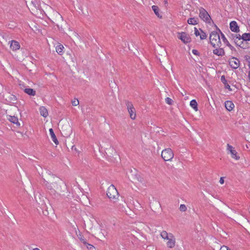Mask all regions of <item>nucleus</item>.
Returning a JSON list of instances; mask_svg holds the SVG:
<instances>
[{
    "label": "nucleus",
    "mask_w": 250,
    "mask_h": 250,
    "mask_svg": "<svg viewBox=\"0 0 250 250\" xmlns=\"http://www.w3.org/2000/svg\"><path fill=\"white\" fill-rule=\"evenodd\" d=\"M216 48L213 50V53L218 56H223L225 55L224 49L220 47H216Z\"/></svg>",
    "instance_id": "nucleus-15"
},
{
    "label": "nucleus",
    "mask_w": 250,
    "mask_h": 250,
    "mask_svg": "<svg viewBox=\"0 0 250 250\" xmlns=\"http://www.w3.org/2000/svg\"><path fill=\"white\" fill-rule=\"evenodd\" d=\"M72 104L73 106H77L79 104V102L77 99H74L72 101Z\"/></svg>",
    "instance_id": "nucleus-28"
},
{
    "label": "nucleus",
    "mask_w": 250,
    "mask_h": 250,
    "mask_svg": "<svg viewBox=\"0 0 250 250\" xmlns=\"http://www.w3.org/2000/svg\"><path fill=\"white\" fill-rule=\"evenodd\" d=\"M248 23L249 25L250 26V19L248 20Z\"/></svg>",
    "instance_id": "nucleus-36"
},
{
    "label": "nucleus",
    "mask_w": 250,
    "mask_h": 250,
    "mask_svg": "<svg viewBox=\"0 0 250 250\" xmlns=\"http://www.w3.org/2000/svg\"><path fill=\"white\" fill-rule=\"evenodd\" d=\"M74 35H75V36H77V34L76 33H75V32H74Z\"/></svg>",
    "instance_id": "nucleus-40"
},
{
    "label": "nucleus",
    "mask_w": 250,
    "mask_h": 250,
    "mask_svg": "<svg viewBox=\"0 0 250 250\" xmlns=\"http://www.w3.org/2000/svg\"><path fill=\"white\" fill-rule=\"evenodd\" d=\"M160 236L163 239L167 241L166 245L167 248L172 249L175 246L176 239L172 233L163 230L160 233Z\"/></svg>",
    "instance_id": "nucleus-1"
},
{
    "label": "nucleus",
    "mask_w": 250,
    "mask_h": 250,
    "mask_svg": "<svg viewBox=\"0 0 250 250\" xmlns=\"http://www.w3.org/2000/svg\"><path fill=\"white\" fill-rule=\"evenodd\" d=\"M221 81L224 84V87L226 89H228L229 91H231V88H230V86L228 84L227 81L225 79V77L224 76H221Z\"/></svg>",
    "instance_id": "nucleus-21"
},
{
    "label": "nucleus",
    "mask_w": 250,
    "mask_h": 250,
    "mask_svg": "<svg viewBox=\"0 0 250 250\" xmlns=\"http://www.w3.org/2000/svg\"><path fill=\"white\" fill-rule=\"evenodd\" d=\"M110 149H111L112 150V151H114L113 148H112V147L110 148Z\"/></svg>",
    "instance_id": "nucleus-37"
},
{
    "label": "nucleus",
    "mask_w": 250,
    "mask_h": 250,
    "mask_svg": "<svg viewBox=\"0 0 250 250\" xmlns=\"http://www.w3.org/2000/svg\"><path fill=\"white\" fill-rule=\"evenodd\" d=\"M8 120L11 123L16 124L17 126H20V123L17 117L15 116H8Z\"/></svg>",
    "instance_id": "nucleus-17"
},
{
    "label": "nucleus",
    "mask_w": 250,
    "mask_h": 250,
    "mask_svg": "<svg viewBox=\"0 0 250 250\" xmlns=\"http://www.w3.org/2000/svg\"><path fill=\"white\" fill-rule=\"evenodd\" d=\"M167 0H165V3L166 4V3H167Z\"/></svg>",
    "instance_id": "nucleus-39"
},
{
    "label": "nucleus",
    "mask_w": 250,
    "mask_h": 250,
    "mask_svg": "<svg viewBox=\"0 0 250 250\" xmlns=\"http://www.w3.org/2000/svg\"><path fill=\"white\" fill-rule=\"evenodd\" d=\"M225 106L227 110L231 111L234 109V104L231 101H227L225 103Z\"/></svg>",
    "instance_id": "nucleus-16"
},
{
    "label": "nucleus",
    "mask_w": 250,
    "mask_h": 250,
    "mask_svg": "<svg viewBox=\"0 0 250 250\" xmlns=\"http://www.w3.org/2000/svg\"><path fill=\"white\" fill-rule=\"evenodd\" d=\"M180 210L182 211H185L187 210V208L185 205L184 204H181L180 206Z\"/></svg>",
    "instance_id": "nucleus-27"
},
{
    "label": "nucleus",
    "mask_w": 250,
    "mask_h": 250,
    "mask_svg": "<svg viewBox=\"0 0 250 250\" xmlns=\"http://www.w3.org/2000/svg\"><path fill=\"white\" fill-rule=\"evenodd\" d=\"M161 156L165 161H171L174 157V153L171 149L166 148L162 150Z\"/></svg>",
    "instance_id": "nucleus-3"
},
{
    "label": "nucleus",
    "mask_w": 250,
    "mask_h": 250,
    "mask_svg": "<svg viewBox=\"0 0 250 250\" xmlns=\"http://www.w3.org/2000/svg\"><path fill=\"white\" fill-rule=\"evenodd\" d=\"M237 38H239V39H242L245 41H250V33H245L243 34L242 36H240V35H238V36Z\"/></svg>",
    "instance_id": "nucleus-20"
},
{
    "label": "nucleus",
    "mask_w": 250,
    "mask_h": 250,
    "mask_svg": "<svg viewBox=\"0 0 250 250\" xmlns=\"http://www.w3.org/2000/svg\"><path fill=\"white\" fill-rule=\"evenodd\" d=\"M49 133H50V135L51 136V138L52 140V141H53V142L56 145H58L59 144V141H58L57 139V137L53 131V130L52 128H50L49 129Z\"/></svg>",
    "instance_id": "nucleus-19"
},
{
    "label": "nucleus",
    "mask_w": 250,
    "mask_h": 250,
    "mask_svg": "<svg viewBox=\"0 0 250 250\" xmlns=\"http://www.w3.org/2000/svg\"><path fill=\"white\" fill-rule=\"evenodd\" d=\"M166 103L169 104V105H171L173 103V101L170 98H168V97H167L166 99Z\"/></svg>",
    "instance_id": "nucleus-30"
},
{
    "label": "nucleus",
    "mask_w": 250,
    "mask_h": 250,
    "mask_svg": "<svg viewBox=\"0 0 250 250\" xmlns=\"http://www.w3.org/2000/svg\"><path fill=\"white\" fill-rule=\"evenodd\" d=\"M32 250H34V249H33Z\"/></svg>",
    "instance_id": "nucleus-41"
},
{
    "label": "nucleus",
    "mask_w": 250,
    "mask_h": 250,
    "mask_svg": "<svg viewBox=\"0 0 250 250\" xmlns=\"http://www.w3.org/2000/svg\"><path fill=\"white\" fill-rule=\"evenodd\" d=\"M24 92L29 95L34 96L36 94V91L32 88H25Z\"/></svg>",
    "instance_id": "nucleus-24"
},
{
    "label": "nucleus",
    "mask_w": 250,
    "mask_h": 250,
    "mask_svg": "<svg viewBox=\"0 0 250 250\" xmlns=\"http://www.w3.org/2000/svg\"><path fill=\"white\" fill-rule=\"evenodd\" d=\"M177 37L184 43H188L191 42L190 36L186 32H182L178 33Z\"/></svg>",
    "instance_id": "nucleus-8"
},
{
    "label": "nucleus",
    "mask_w": 250,
    "mask_h": 250,
    "mask_svg": "<svg viewBox=\"0 0 250 250\" xmlns=\"http://www.w3.org/2000/svg\"><path fill=\"white\" fill-rule=\"evenodd\" d=\"M219 32L213 31L210 34L209 40L211 44L214 47H220L221 45Z\"/></svg>",
    "instance_id": "nucleus-2"
},
{
    "label": "nucleus",
    "mask_w": 250,
    "mask_h": 250,
    "mask_svg": "<svg viewBox=\"0 0 250 250\" xmlns=\"http://www.w3.org/2000/svg\"><path fill=\"white\" fill-rule=\"evenodd\" d=\"M106 194L110 199L115 200L119 197L117 190L113 185H110L108 187Z\"/></svg>",
    "instance_id": "nucleus-6"
},
{
    "label": "nucleus",
    "mask_w": 250,
    "mask_h": 250,
    "mask_svg": "<svg viewBox=\"0 0 250 250\" xmlns=\"http://www.w3.org/2000/svg\"><path fill=\"white\" fill-rule=\"evenodd\" d=\"M152 10L154 13L157 17L160 19L163 18V14L160 9L157 5H152L151 7Z\"/></svg>",
    "instance_id": "nucleus-12"
},
{
    "label": "nucleus",
    "mask_w": 250,
    "mask_h": 250,
    "mask_svg": "<svg viewBox=\"0 0 250 250\" xmlns=\"http://www.w3.org/2000/svg\"><path fill=\"white\" fill-rule=\"evenodd\" d=\"M2 90H3V86L1 84H0V94L2 91Z\"/></svg>",
    "instance_id": "nucleus-35"
},
{
    "label": "nucleus",
    "mask_w": 250,
    "mask_h": 250,
    "mask_svg": "<svg viewBox=\"0 0 250 250\" xmlns=\"http://www.w3.org/2000/svg\"><path fill=\"white\" fill-rule=\"evenodd\" d=\"M229 28L231 31L234 32H238L239 31V27L235 21H232L229 23Z\"/></svg>",
    "instance_id": "nucleus-13"
},
{
    "label": "nucleus",
    "mask_w": 250,
    "mask_h": 250,
    "mask_svg": "<svg viewBox=\"0 0 250 250\" xmlns=\"http://www.w3.org/2000/svg\"><path fill=\"white\" fill-rule=\"evenodd\" d=\"M219 182L221 184H223L224 183V180L223 177H221L219 180Z\"/></svg>",
    "instance_id": "nucleus-34"
},
{
    "label": "nucleus",
    "mask_w": 250,
    "mask_h": 250,
    "mask_svg": "<svg viewBox=\"0 0 250 250\" xmlns=\"http://www.w3.org/2000/svg\"><path fill=\"white\" fill-rule=\"evenodd\" d=\"M34 250H40V249L38 248H35Z\"/></svg>",
    "instance_id": "nucleus-38"
},
{
    "label": "nucleus",
    "mask_w": 250,
    "mask_h": 250,
    "mask_svg": "<svg viewBox=\"0 0 250 250\" xmlns=\"http://www.w3.org/2000/svg\"><path fill=\"white\" fill-rule=\"evenodd\" d=\"M221 37H222V39L223 41L224 42V43L227 46H228V43H229L228 42V41L227 40V39H226V38L225 37V35L221 33Z\"/></svg>",
    "instance_id": "nucleus-26"
},
{
    "label": "nucleus",
    "mask_w": 250,
    "mask_h": 250,
    "mask_svg": "<svg viewBox=\"0 0 250 250\" xmlns=\"http://www.w3.org/2000/svg\"><path fill=\"white\" fill-rule=\"evenodd\" d=\"M194 34L196 37H200L201 40H204L207 38V35L202 30H198L196 27H194Z\"/></svg>",
    "instance_id": "nucleus-11"
},
{
    "label": "nucleus",
    "mask_w": 250,
    "mask_h": 250,
    "mask_svg": "<svg viewBox=\"0 0 250 250\" xmlns=\"http://www.w3.org/2000/svg\"><path fill=\"white\" fill-rule=\"evenodd\" d=\"M86 248L89 250H95V247L91 244H86Z\"/></svg>",
    "instance_id": "nucleus-29"
},
{
    "label": "nucleus",
    "mask_w": 250,
    "mask_h": 250,
    "mask_svg": "<svg viewBox=\"0 0 250 250\" xmlns=\"http://www.w3.org/2000/svg\"><path fill=\"white\" fill-rule=\"evenodd\" d=\"M198 19L197 18H191L188 19V23L191 25H196L198 23Z\"/></svg>",
    "instance_id": "nucleus-22"
},
{
    "label": "nucleus",
    "mask_w": 250,
    "mask_h": 250,
    "mask_svg": "<svg viewBox=\"0 0 250 250\" xmlns=\"http://www.w3.org/2000/svg\"><path fill=\"white\" fill-rule=\"evenodd\" d=\"M192 52L193 54L196 55H198L199 54L198 51L195 49H193L192 50Z\"/></svg>",
    "instance_id": "nucleus-33"
},
{
    "label": "nucleus",
    "mask_w": 250,
    "mask_h": 250,
    "mask_svg": "<svg viewBox=\"0 0 250 250\" xmlns=\"http://www.w3.org/2000/svg\"><path fill=\"white\" fill-rule=\"evenodd\" d=\"M228 46L229 48V49L232 51L233 50H235L234 47L232 46L230 43H228Z\"/></svg>",
    "instance_id": "nucleus-32"
},
{
    "label": "nucleus",
    "mask_w": 250,
    "mask_h": 250,
    "mask_svg": "<svg viewBox=\"0 0 250 250\" xmlns=\"http://www.w3.org/2000/svg\"><path fill=\"white\" fill-rule=\"evenodd\" d=\"M229 64L232 68L237 69L240 66V61L236 58L232 57L229 59Z\"/></svg>",
    "instance_id": "nucleus-10"
},
{
    "label": "nucleus",
    "mask_w": 250,
    "mask_h": 250,
    "mask_svg": "<svg viewBox=\"0 0 250 250\" xmlns=\"http://www.w3.org/2000/svg\"><path fill=\"white\" fill-rule=\"evenodd\" d=\"M220 250H230V249L226 246H223L220 248Z\"/></svg>",
    "instance_id": "nucleus-31"
},
{
    "label": "nucleus",
    "mask_w": 250,
    "mask_h": 250,
    "mask_svg": "<svg viewBox=\"0 0 250 250\" xmlns=\"http://www.w3.org/2000/svg\"><path fill=\"white\" fill-rule=\"evenodd\" d=\"M227 151L232 159L235 160H238L240 159V156L235 148L229 144L227 145Z\"/></svg>",
    "instance_id": "nucleus-7"
},
{
    "label": "nucleus",
    "mask_w": 250,
    "mask_h": 250,
    "mask_svg": "<svg viewBox=\"0 0 250 250\" xmlns=\"http://www.w3.org/2000/svg\"><path fill=\"white\" fill-rule=\"evenodd\" d=\"M40 113L41 116L46 118L48 115V110L46 108L43 106H42L39 108Z\"/></svg>",
    "instance_id": "nucleus-18"
},
{
    "label": "nucleus",
    "mask_w": 250,
    "mask_h": 250,
    "mask_svg": "<svg viewBox=\"0 0 250 250\" xmlns=\"http://www.w3.org/2000/svg\"><path fill=\"white\" fill-rule=\"evenodd\" d=\"M190 105L195 111H198V104L195 100H192L190 102Z\"/></svg>",
    "instance_id": "nucleus-23"
},
{
    "label": "nucleus",
    "mask_w": 250,
    "mask_h": 250,
    "mask_svg": "<svg viewBox=\"0 0 250 250\" xmlns=\"http://www.w3.org/2000/svg\"><path fill=\"white\" fill-rule=\"evenodd\" d=\"M199 17L206 23H211V19L208 12L203 8L200 7L199 9Z\"/></svg>",
    "instance_id": "nucleus-5"
},
{
    "label": "nucleus",
    "mask_w": 250,
    "mask_h": 250,
    "mask_svg": "<svg viewBox=\"0 0 250 250\" xmlns=\"http://www.w3.org/2000/svg\"><path fill=\"white\" fill-rule=\"evenodd\" d=\"M10 48L13 51H16L20 48V44L17 41H11L9 42Z\"/></svg>",
    "instance_id": "nucleus-14"
},
{
    "label": "nucleus",
    "mask_w": 250,
    "mask_h": 250,
    "mask_svg": "<svg viewBox=\"0 0 250 250\" xmlns=\"http://www.w3.org/2000/svg\"><path fill=\"white\" fill-rule=\"evenodd\" d=\"M93 232L95 235L100 237L105 238L107 236L105 227L103 225H99L97 227L94 228Z\"/></svg>",
    "instance_id": "nucleus-4"
},
{
    "label": "nucleus",
    "mask_w": 250,
    "mask_h": 250,
    "mask_svg": "<svg viewBox=\"0 0 250 250\" xmlns=\"http://www.w3.org/2000/svg\"><path fill=\"white\" fill-rule=\"evenodd\" d=\"M126 105L130 118L132 120H135L136 117V110L133 104L131 103L127 102Z\"/></svg>",
    "instance_id": "nucleus-9"
},
{
    "label": "nucleus",
    "mask_w": 250,
    "mask_h": 250,
    "mask_svg": "<svg viewBox=\"0 0 250 250\" xmlns=\"http://www.w3.org/2000/svg\"><path fill=\"white\" fill-rule=\"evenodd\" d=\"M64 47L62 45L59 44L56 47V52L59 54H61L63 52V49Z\"/></svg>",
    "instance_id": "nucleus-25"
}]
</instances>
